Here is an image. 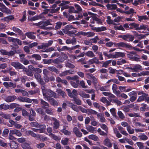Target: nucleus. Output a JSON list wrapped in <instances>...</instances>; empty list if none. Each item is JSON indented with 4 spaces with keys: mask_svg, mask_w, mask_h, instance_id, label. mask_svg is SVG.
<instances>
[{
    "mask_svg": "<svg viewBox=\"0 0 149 149\" xmlns=\"http://www.w3.org/2000/svg\"><path fill=\"white\" fill-rule=\"evenodd\" d=\"M118 43H116V42L113 43L112 42H107L106 44V45L107 47H111L112 46L113 44L114 47H118L119 49H120V47H121L116 46H115V45L114 44H116Z\"/></svg>",
    "mask_w": 149,
    "mask_h": 149,
    "instance_id": "obj_36",
    "label": "nucleus"
},
{
    "mask_svg": "<svg viewBox=\"0 0 149 149\" xmlns=\"http://www.w3.org/2000/svg\"><path fill=\"white\" fill-rule=\"evenodd\" d=\"M9 144L11 149H16L18 147V143L15 141H10Z\"/></svg>",
    "mask_w": 149,
    "mask_h": 149,
    "instance_id": "obj_20",
    "label": "nucleus"
},
{
    "mask_svg": "<svg viewBox=\"0 0 149 149\" xmlns=\"http://www.w3.org/2000/svg\"><path fill=\"white\" fill-rule=\"evenodd\" d=\"M66 90L68 92V96L70 97L73 98V100H72V101H73L74 103L78 105H81V104L82 103L81 100L79 98L77 97L74 96L72 93L70 89H67Z\"/></svg>",
    "mask_w": 149,
    "mask_h": 149,
    "instance_id": "obj_3",
    "label": "nucleus"
},
{
    "mask_svg": "<svg viewBox=\"0 0 149 149\" xmlns=\"http://www.w3.org/2000/svg\"><path fill=\"white\" fill-rule=\"evenodd\" d=\"M12 30L14 32L17 33L19 35L21 34L22 32L20 29L15 26L12 27Z\"/></svg>",
    "mask_w": 149,
    "mask_h": 149,
    "instance_id": "obj_32",
    "label": "nucleus"
},
{
    "mask_svg": "<svg viewBox=\"0 0 149 149\" xmlns=\"http://www.w3.org/2000/svg\"><path fill=\"white\" fill-rule=\"evenodd\" d=\"M46 128V126L45 125L43 124L42 125H40L39 124L37 128H39L38 130H39L40 133H43L44 132L45 129Z\"/></svg>",
    "mask_w": 149,
    "mask_h": 149,
    "instance_id": "obj_22",
    "label": "nucleus"
},
{
    "mask_svg": "<svg viewBox=\"0 0 149 149\" xmlns=\"http://www.w3.org/2000/svg\"><path fill=\"white\" fill-rule=\"evenodd\" d=\"M17 99L20 102H26L29 103H31L32 101H34V99L31 100L29 98L21 96L18 97L17 98Z\"/></svg>",
    "mask_w": 149,
    "mask_h": 149,
    "instance_id": "obj_8",
    "label": "nucleus"
},
{
    "mask_svg": "<svg viewBox=\"0 0 149 149\" xmlns=\"http://www.w3.org/2000/svg\"><path fill=\"white\" fill-rule=\"evenodd\" d=\"M104 145L109 148H111L112 146V143L110 142V140L108 138L105 139L104 141Z\"/></svg>",
    "mask_w": 149,
    "mask_h": 149,
    "instance_id": "obj_23",
    "label": "nucleus"
},
{
    "mask_svg": "<svg viewBox=\"0 0 149 149\" xmlns=\"http://www.w3.org/2000/svg\"><path fill=\"white\" fill-rule=\"evenodd\" d=\"M24 69H25V72L27 75L30 77H32L33 76V74L31 70L26 68Z\"/></svg>",
    "mask_w": 149,
    "mask_h": 149,
    "instance_id": "obj_49",
    "label": "nucleus"
},
{
    "mask_svg": "<svg viewBox=\"0 0 149 149\" xmlns=\"http://www.w3.org/2000/svg\"><path fill=\"white\" fill-rule=\"evenodd\" d=\"M86 129L89 132L93 133L94 131V128L91 126H87L86 127Z\"/></svg>",
    "mask_w": 149,
    "mask_h": 149,
    "instance_id": "obj_53",
    "label": "nucleus"
},
{
    "mask_svg": "<svg viewBox=\"0 0 149 149\" xmlns=\"http://www.w3.org/2000/svg\"><path fill=\"white\" fill-rule=\"evenodd\" d=\"M43 109H44L42 108V107L41 108H38L35 109V110L37 113L40 114L42 115H44L45 114V113Z\"/></svg>",
    "mask_w": 149,
    "mask_h": 149,
    "instance_id": "obj_29",
    "label": "nucleus"
},
{
    "mask_svg": "<svg viewBox=\"0 0 149 149\" xmlns=\"http://www.w3.org/2000/svg\"><path fill=\"white\" fill-rule=\"evenodd\" d=\"M130 27L129 28L130 29H132L133 28H135L136 30H137V29L139 26V24H136L134 22L131 23L129 24Z\"/></svg>",
    "mask_w": 149,
    "mask_h": 149,
    "instance_id": "obj_34",
    "label": "nucleus"
},
{
    "mask_svg": "<svg viewBox=\"0 0 149 149\" xmlns=\"http://www.w3.org/2000/svg\"><path fill=\"white\" fill-rule=\"evenodd\" d=\"M148 28V27L147 25L142 24V25H141L139 26H138V27L137 28V30L143 29V30H147V29Z\"/></svg>",
    "mask_w": 149,
    "mask_h": 149,
    "instance_id": "obj_45",
    "label": "nucleus"
},
{
    "mask_svg": "<svg viewBox=\"0 0 149 149\" xmlns=\"http://www.w3.org/2000/svg\"><path fill=\"white\" fill-rule=\"evenodd\" d=\"M63 60L59 57L54 60L52 59V63L54 64H59L63 62Z\"/></svg>",
    "mask_w": 149,
    "mask_h": 149,
    "instance_id": "obj_28",
    "label": "nucleus"
},
{
    "mask_svg": "<svg viewBox=\"0 0 149 149\" xmlns=\"http://www.w3.org/2000/svg\"><path fill=\"white\" fill-rule=\"evenodd\" d=\"M29 125L31 127H35L37 128L39 125L38 123L37 122H36L30 123H29Z\"/></svg>",
    "mask_w": 149,
    "mask_h": 149,
    "instance_id": "obj_62",
    "label": "nucleus"
},
{
    "mask_svg": "<svg viewBox=\"0 0 149 149\" xmlns=\"http://www.w3.org/2000/svg\"><path fill=\"white\" fill-rule=\"evenodd\" d=\"M88 138L90 139H91L95 141H97L98 140L99 138L96 135L94 134H91L88 136Z\"/></svg>",
    "mask_w": 149,
    "mask_h": 149,
    "instance_id": "obj_33",
    "label": "nucleus"
},
{
    "mask_svg": "<svg viewBox=\"0 0 149 149\" xmlns=\"http://www.w3.org/2000/svg\"><path fill=\"white\" fill-rule=\"evenodd\" d=\"M116 46L121 47L125 48L128 49L130 50L134 49L136 51H142L139 49L132 46L131 45L126 43L123 42H121L118 43V44H115Z\"/></svg>",
    "mask_w": 149,
    "mask_h": 149,
    "instance_id": "obj_2",
    "label": "nucleus"
},
{
    "mask_svg": "<svg viewBox=\"0 0 149 149\" xmlns=\"http://www.w3.org/2000/svg\"><path fill=\"white\" fill-rule=\"evenodd\" d=\"M61 132L66 135H70L71 134L70 132L66 130L62 129L61 130Z\"/></svg>",
    "mask_w": 149,
    "mask_h": 149,
    "instance_id": "obj_54",
    "label": "nucleus"
},
{
    "mask_svg": "<svg viewBox=\"0 0 149 149\" xmlns=\"http://www.w3.org/2000/svg\"><path fill=\"white\" fill-rule=\"evenodd\" d=\"M25 134L27 136H29L30 135L32 137L35 138L36 136L37 135L36 134L31 130L26 131L25 132Z\"/></svg>",
    "mask_w": 149,
    "mask_h": 149,
    "instance_id": "obj_25",
    "label": "nucleus"
},
{
    "mask_svg": "<svg viewBox=\"0 0 149 149\" xmlns=\"http://www.w3.org/2000/svg\"><path fill=\"white\" fill-rule=\"evenodd\" d=\"M48 101L50 102V104L54 106H57L58 105V103L57 101L54 98L51 97H49L47 98Z\"/></svg>",
    "mask_w": 149,
    "mask_h": 149,
    "instance_id": "obj_21",
    "label": "nucleus"
},
{
    "mask_svg": "<svg viewBox=\"0 0 149 149\" xmlns=\"http://www.w3.org/2000/svg\"><path fill=\"white\" fill-rule=\"evenodd\" d=\"M25 35L28 38L30 39L34 40L36 38V36L34 35H33L31 32H28L26 33Z\"/></svg>",
    "mask_w": 149,
    "mask_h": 149,
    "instance_id": "obj_27",
    "label": "nucleus"
},
{
    "mask_svg": "<svg viewBox=\"0 0 149 149\" xmlns=\"http://www.w3.org/2000/svg\"><path fill=\"white\" fill-rule=\"evenodd\" d=\"M118 38H122L124 40L128 42H132L134 39V36L130 34L119 35Z\"/></svg>",
    "mask_w": 149,
    "mask_h": 149,
    "instance_id": "obj_4",
    "label": "nucleus"
},
{
    "mask_svg": "<svg viewBox=\"0 0 149 149\" xmlns=\"http://www.w3.org/2000/svg\"><path fill=\"white\" fill-rule=\"evenodd\" d=\"M111 61L112 60H108L105 62H104L103 61H102V62H103L102 67L107 68L108 66L111 63Z\"/></svg>",
    "mask_w": 149,
    "mask_h": 149,
    "instance_id": "obj_40",
    "label": "nucleus"
},
{
    "mask_svg": "<svg viewBox=\"0 0 149 149\" xmlns=\"http://www.w3.org/2000/svg\"><path fill=\"white\" fill-rule=\"evenodd\" d=\"M110 101L111 102H113L114 103H116V104H117L118 105V106H120L122 104V103L121 102L118 100V99H111L110 100Z\"/></svg>",
    "mask_w": 149,
    "mask_h": 149,
    "instance_id": "obj_39",
    "label": "nucleus"
},
{
    "mask_svg": "<svg viewBox=\"0 0 149 149\" xmlns=\"http://www.w3.org/2000/svg\"><path fill=\"white\" fill-rule=\"evenodd\" d=\"M115 109L114 108H112L110 109V111L112 115L115 118L117 117L116 113L115 111Z\"/></svg>",
    "mask_w": 149,
    "mask_h": 149,
    "instance_id": "obj_57",
    "label": "nucleus"
},
{
    "mask_svg": "<svg viewBox=\"0 0 149 149\" xmlns=\"http://www.w3.org/2000/svg\"><path fill=\"white\" fill-rule=\"evenodd\" d=\"M136 56H137V57H136L135 56H133V57H132V59L131 60L133 61H135L137 62L138 61H140V57L139 55L136 54Z\"/></svg>",
    "mask_w": 149,
    "mask_h": 149,
    "instance_id": "obj_58",
    "label": "nucleus"
},
{
    "mask_svg": "<svg viewBox=\"0 0 149 149\" xmlns=\"http://www.w3.org/2000/svg\"><path fill=\"white\" fill-rule=\"evenodd\" d=\"M88 63L89 65H91L94 63H96L97 64H99L101 63V62L99 61L98 59L96 57H95L92 59L89 60L88 61Z\"/></svg>",
    "mask_w": 149,
    "mask_h": 149,
    "instance_id": "obj_12",
    "label": "nucleus"
},
{
    "mask_svg": "<svg viewBox=\"0 0 149 149\" xmlns=\"http://www.w3.org/2000/svg\"><path fill=\"white\" fill-rule=\"evenodd\" d=\"M140 139L143 141H146L148 139V136L144 133H141L138 136Z\"/></svg>",
    "mask_w": 149,
    "mask_h": 149,
    "instance_id": "obj_31",
    "label": "nucleus"
},
{
    "mask_svg": "<svg viewBox=\"0 0 149 149\" xmlns=\"http://www.w3.org/2000/svg\"><path fill=\"white\" fill-rule=\"evenodd\" d=\"M45 94H43L44 96L46 97L47 99L50 97H55L56 96V93L49 89H47L45 91Z\"/></svg>",
    "mask_w": 149,
    "mask_h": 149,
    "instance_id": "obj_6",
    "label": "nucleus"
},
{
    "mask_svg": "<svg viewBox=\"0 0 149 149\" xmlns=\"http://www.w3.org/2000/svg\"><path fill=\"white\" fill-rule=\"evenodd\" d=\"M114 29L116 30H121L122 31H125V29L123 26L122 25H120L119 26H114Z\"/></svg>",
    "mask_w": 149,
    "mask_h": 149,
    "instance_id": "obj_55",
    "label": "nucleus"
},
{
    "mask_svg": "<svg viewBox=\"0 0 149 149\" xmlns=\"http://www.w3.org/2000/svg\"><path fill=\"white\" fill-rule=\"evenodd\" d=\"M0 52L3 55H8L9 56H12L15 54V52L13 51H10L8 52L6 50L3 49L0 50Z\"/></svg>",
    "mask_w": 149,
    "mask_h": 149,
    "instance_id": "obj_9",
    "label": "nucleus"
},
{
    "mask_svg": "<svg viewBox=\"0 0 149 149\" xmlns=\"http://www.w3.org/2000/svg\"><path fill=\"white\" fill-rule=\"evenodd\" d=\"M136 144L139 149H142L144 148L143 143L141 142H137Z\"/></svg>",
    "mask_w": 149,
    "mask_h": 149,
    "instance_id": "obj_63",
    "label": "nucleus"
},
{
    "mask_svg": "<svg viewBox=\"0 0 149 149\" xmlns=\"http://www.w3.org/2000/svg\"><path fill=\"white\" fill-rule=\"evenodd\" d=\"M42 108L45 110V112L47 113L49 115L53 114L54 112L52 109L46 107H42Z\"/></svg>",
    "mask_w": 149,
    "mask_h": 149,
    "instance_id": "obj_18",
    "label": "nucleus"
},
{
    "mask_svg": "<svg viewBox=\"0 0 149 149\" xmlns=\"http://www.w3.org/2000/svg\"><path fill=\"white\" fill-rule=\"evenodd\" d=\"M0 116L5 119H9L10 118V116L9 114H5L3 113H0Z\"/></svg>",
    "mask_w": 149,
    "mask_h": 149,
    "instance_id": "obj_44",
    "label": "nucleus"
},
{
    "mask_svg": "<svg viewBox=\"0 0 149 149\" xmlns=\"http://www.w3.org/2000/svg\"><path fill=\"white\" fill-rule=\"evenodd\" d=\"M40 103L41 105L44 106L43 107H49V104L47 102L45 101L42 99L40 100Z\"/></svg>",
    "mask_w": 149,
    "mask_h": 149,
    "instance_id": "obj_47",
    "label": "nucleus"
},
{
    "mask_svg": "<svg viewBox=\"0 0 149 149\" xmlns=\"http://www.w3.org/2000/svg\"><path fill=\"white\" fill-rule=\"evenodd\" d=\"M106 6L108 10H115L117 8V5L115 4L108 3Z\"/></svg>",
    "mask_w": 149,
    "mask_h": 149,
    "instance_id": "obj_16",
    "label": "nucleus"
},
{
    "mask_svg": "<svg viewBox=\"0 0 149 149\" xmlns=\"http://www.w3.org/2000/svg\"><path fill=\"white\" fill-rule=\"evenodd\" d=\"M17 97L15 95H9L6 96L4 99V100L7 102H10L14 101Z\"/></svg>",
    "mask_w": 149,
    "mask_h": 149,
    "instance_id": "obj_11",
    "label": "nucleus"
},
{
    "mask_svg": "<svg viewBox=\"0 0 149 149\" xmlns=\"http://www.w3.org/2000/svg\"><path fill=\"white\" fill-rule=\"evenodd\" d=\"M70 107L74 111L77 112H78L79 111V106L77 107L76 105L73 104L72 103H70Z\"/></svg>",
    "mask_w": 149,
    "mask_h": 149,
    "instance_id": "obj_24",
    "label": "nucleus"
},
{
    "mask_svg": "<svg viewBox=\"0 0 149 149\" xmlns=\"http://www.w3.org/2000/svg\"><path fill=\"white\" fill-rule=\"evenodd\" d=\"M117 114L119 117L120 119H123L125 118V116L121 111H118V112Z\"/></svg>",
    "mask_w": 149,
    "mask_h": 149,
    "instance_id": "obj_51",
    "label": "nucleus"
},
{
    "mask_svg": "<svg viewBox=\"0 0 149 149\" xmlns=\"http://www.w3.org/2000/svg\"><path fill=\"white\" fill-rule=\"evenodd\" d=\"M48 4L45 2L43 1L41 3V7L43 9H47L49 8Z\"/></svg>",
    "mask_w": 149,
    "mask_h": 149,
    "instance_id": "obj_59",
    "label": "nucleus"
},
{
    "mask_svg": "<svg viewBox=\"0 0 149 149\" xmlns=\"http://www.w3.org/2000/svg\"><path fill=\"white\" fill-rule=\"evenodd\" d=\"M69 142V139L67 138H65L62 139L61 141V144L64 146L67 145Z\"/></svg>",
    "mask_w": 149,
    "mask_h": 149,
    "instance_id": "obj_35",
    "label": "nucleus"
},
{
    "mask_svg": "<svg viewBox=\"0 0 149 149\" xmlns=\"http://www.w3.org/2000/svg\"><path fill=\"white\" fill-rule=\"evenodd\" d=\"M21 146L24 149H32L30 146V144L25 142L21 144Z\"/></svg>",
    "mask_w": 149,
    "mask_h": 149,
    "instance_id": "obj_30",
    "label": "nucleus"
},
{
    "mask_svg": "<svg viewBox=\"0 0 149 149\" xmlns=\"http://www.w3.org/2000/svg\"><path fill=\"white\" fill-rule=\"evenodd\" d=\"M74 6L77 10L76 11H78V13H79V12L82 11V9L79 5L77 4H75Z\"/></svg>",
    "mask_w": 149,
    "mask_h": 149,
    "instance_id": "obj_56",
    "label": "nucleus"
},
{
    "mask_svg": "<svg viewBox=\"0 0 149 149\" xmlns=\"http://www.w3.org/2000/svg\"><path fill=\"white\" fill-rule=\"evenodd\" d=\"M80 95L82 97L86 98H88L90 97V96L89 94H86L84 92L81 93L80 94Z\"/></svg>",
    "mask_w": 149,
    "mask_h": 149,
    "instance_id": "obj_60",
    "label": "nucleus"
},
{
    "mask_svg": "<svg viewBox=\"0 0 149 149\" xmlns=\"http://www.w3.org/2000/svg\"><path fill=\"white\" fill-rule=\"evenodd\" d=\"M36 138L37 140L41 141H44L47 140V137L39 134H37L36 136Z\"/></svg>",
    "mask_w": 149,
    "mask_h": 149,
    "instance_id": "obj_19",
    "label": "nucleus"
},
{
    "mask_svg": "<svg viewBox=\"0 0 149 149\" xmlns=\"http://www.w3.org/2000/svg\"><path fill=\"white\" fill-rule=\"evenodd\" d=\"M85 54L86 56L90 57H93L95 56L94 54L92 51H88Z\"/></svg>",
    "mask_w": 149,
    "mask_h": 149,
    "instance_id": "obj_43",
    "label": "nucleus"
},
{
    "mask_svg": "<svg viewBox=\"0 0 149 149\" xmlns=\"http://www.w3.org/2000/svg\"><path fill=\"white\" fill-rule=\"evenodd\" d=\"M48 69L52 71L55 72L56 74H58L59 72V71L54 66H50L48 67L47 68Z\"/></svg>",
    "mask_w": 149,
    "mask_h": 149,
    "instance_id": "obj_37",
    "label": "nucleus"
},
{
    "mask_svg": "<svg viewBox=\"0 0 149 149\" xmlns=\"http://www.w3.org/2000/svg\"><path fill=\"white\" fill-rule=\"evenodd\" d=\"M91 29L94 31H95L96 32H99L107 30V29L106 27L102 26L101 27H92L91 28Z\"/></svg>",
    "mask_w": 149,
    "mask_h": 149,
    "instance_id": "obj_14",
    "label": "nucleus"
},
{
    "mask_svg": "<svg viewBox=\"0 0 149 149\" xmlns=\"http://www.w3.org/2000/svg\"><path fill=\"white\" fill-rule=\"evenodd\" d=\"M11 65L16 69H25V67L19 62L17 61L12 62Z\"/></svg>",
    "mask_w": 149,
    "mask_h": 149,
    "instance_id": "obj_5",
    "label": "nucleus"
},
{
    "mask_svg": "<svg viewBox=\"0 0 149 149\" xmlns=\"http://www.w3.org/2000/svg\"><path fill=\"white\" fill-rule=\"evenodd\" d=\"M68 12L70 13H78V11H76L74 7L71 6L68 10Z\"/></svg>",
    "mask_w": 149,
    "mask_h": 149,
    "instance_id": "obj_50",
    "label": "nucleus"
},
{
    "mask_svg": "<svg viewBox=\"0 0 149 149\" xmlns=\"http://www.w3.org/2000/svg\"><path fill=\"white\" fill-rule=\"evenodd\" d=\"M125 56V54L121 52H116L115 53L113 57L117 58L119 57H123Z\"/></svg>",
    "mask_w": 149,
    "mask_h": 149,
    "instance_id": "obj_17",
    "label": "nucleus"
},
{
    "mask_svg": "<svg viewBox=\"0 0 149 149\" xmlns=\"http://www.w3.org/2000/svg\"><path fill=\"white\" fill-rule=\"evenodd\" d=\"M45 146V144L43 143H41L36 145V147L38 149H41Z\"/></svg>",
    "mask_w": 149,
    "mask_h": 149,
    "instance_id": "obj_61",
    "label": "nucleus"
},
{
    "mask_svg": "<svg viewBox=\"0 0 149 149\" xmlns=\"http://www.w3.org/2000/svg\"><path fill=\"white\" fill-rule=\"evenodd\" d=\"M59 121L56 119H54V122L53 123V128L55 129H58L59 126Z\"/></svg>",
    "mask_w": 149,
    "mask_h": 149,
    "instance_id": "obj_26",
    "label": "nucleus"
},
{
    "mask_svg": "<svg viewBox=\"0 0 149 149\" xmlns=\"http://www.w3.org/2000/svg\"><path fill=\"white\" fill-rule=\"evenodd\" d=\"M23 16L22 19H19V21L21 22L25 21L26 19V10L24 11L23 13Z\"/></svg>",
    "mask_w": 149,
    "mask_h": 149,
    "instance_id": "obj_46",
    "label": "nucleus"
},
{
    "mask_svg": "<svg viewBox=\"0 0 149 149\" xmlns=\"http://www.w3.org/2000/svg\"><path fill=\"white\" fill-rule=\"evenodd\" d=\"M139 18L138 20L139 21L141 22L142 20H148L149 19L147 16L146 15L139 16L138 17Z\"/></svg>",
    "mask_w": 149,
    "mask_h": 149,
    "instance_id": "obj_42",
    "label": "nucleus"
},
{
    "mask_svg": "<svg viewBox=\"0 0 149 149\" xmlns=\"http://www.w3.org/2000/svg\"><path fill=\"white\" fill-rule=\"evenodd\" d=\"M31 56L32 58H35V59L36 60L40 61L41 60V56L39 54H33Z\"/></svg>",
    "mask_w": 149,
    "mask_h": 149,
    "instance_id": "obj_48",
    "label": "nucleus"
},
{
    "mask_svg": "<svg viewBox=\"0 0 149 149\" xmlns=\"http://www.w3.org/2000/svg\"><path fill=\"white\" fill-rule=\"evenodd\" d=\"M73 131L77 137H81L82 136V133L79 131V129L77 127H75L73 128Z\"/></svg>",
    "mask_w": 149,
    "mask_h": 149,
    "instance_id": "obj_15",
    "label": "nucleus"
},
{
    "mask_svg": "<svg viewBox=\"0 0 149 149\" xmlns=\"http://www.w3.org/2000/svg\"><path fill=\"white\" fill-rule=\"evenodd\" d=\"M112 89L113 90V92L117 96H119L120 94V91L117 90L118 89V87L117 85L116 84H113Z\"/></svg>",
    "mask_w": 149,
    "mask_h": 149,
    "instance_id": "obj_13",
    "label": "nucleus"
},
{
    "mask_svg": "<svg viewBox=\"0 0 149 149\" xmlns=\"http://www.w3.org/2000/svg\"><path fill=\"white\" fill-rule=\"evenodd\" d=\"M0 10L7 14H10L11 13L10 10L7 8L3 4L0 8Z\"/></svg>",
    "mask_w": 149,
    "mask_h": 149,
    "instance_id": "obj_10",
    "label": "nucleus"
},
{
    "mask_svg": "<svg viewBox=\"0 0 149 149\" xmlns=\"http://www.w3.org/2000/svg\"><path fill=\"white\" fill-rule=\"evenodd\" d=\"M93 20H95L97 22V23L98 24H101L102 23V21L101 19L95 16L93 17Z\"/></svg>",
    "mask_w": 149,
    "mask_h": 149,
    "instance_id": "obj_64",
    "label": "nucleus"
},
{
    "mask_svg": "<svg viewBox=\"0 0 149 149\" xmlns=\"http://www.w3.org/2000/svg\"><path fill=\"white\" fill-rule=\"evenodd\" d=\"M9 108V105L7 104L6 105L4 104H1L0 105V110L3 109L4 110H7Z\"/></svg>",
    "mask_w": 149,
    "mask_h": 149,
    "instance_id": "obj_38",
    "label": "nucleus"
},
{
    "mask_svg": "<svg viewBox=\"0 0 149 149\" xmlns=\"http://www.w3.org/2000/svg\"><path fill=\"white\" fill-rule=\"evenodd\" d=\"M79 110H80L82 112L87 113L88 115H89L91 114H95V113L91 109H86L81 106H79Z\"/></svg>",
    "mask_w": 149,
    "mask_h": 149,
    "instance_id": "obj_7",
    "label": "nucleus"
},
{
    "mask_svg": "<svg viewBox=\"0 0 149 149\" xmlns=\"http://www.w3.org/2000/svg\"><path fill=\"white\" fill-rule=\"evenodd\" d=\"M136 95L138 94L139 95H142L139 96L136 100L137 102H140L142 101H145L148 103H149V97L148 96V95L143 92V91H136Z\"/></svg>",
    "mask_w": 149,
    "mask_h": 149,
    "instance_id": "obj_1",
    "label": "nucleus"
},
{
    "mask_svg": "<svg viewBox=\"0 0 149 149\" xmlns=\"http://www.w3.org/2000/svg\"><path fill=\"white\" fill-rule=\"evenodd\" d=\"M56 25L54 28L56 30H57L60 29L62 25V23L61 22L59 21L57 22L56 23Z\"/></svg>",
    "mask_w": 149,
    "mask_h": 149,
    "instance_id": "obj_41",
    "label": "nucleus"
},
{
    "mask_svg": "<svg viewBox=\"0 0 149 149\" xmlns=\"http://www.w3.org/2000/svg\"><path fill=\"white\" fill-rule=\"evenodd\" d=\"M52 59H43L42 61L43 62V63L45 64H50L52 63Z\"/></svg>",
    "mask_w": 149,
    "mask_h": 149,
    "instance_id": "obj_52",
    "label": "nucleus"
}]
</instances>
